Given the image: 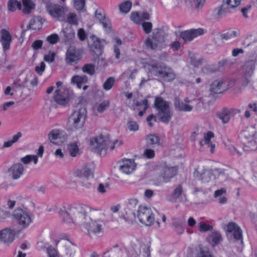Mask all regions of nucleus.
Masks as SVG:
<instances>
[{"instance_id": "49", "label": "nucleus", "mask_w": 257, "mask_h": 257, "mask_svg": "<svg viewBox=\"0 0 257 257\" xmlns=\"http://www.w3.org/2000/svg\"><path fill=\"white\" fill-rule=\"evenodd\" d=\"M93 177H87L85 176L82 179L80 180V183L81 185L86 188H90L92 186V182L91 179H93Z\"/></svg>"}, {"instance_id": "25", "label": "nucleus", "mask_w": 257, "mask_h": 257, "mask_svg": "<svg viewBox=\"0 0 257 257\" xmlns=\"http://www.w3.org/2000/svg\"><path fill=\"white\" fill-rule=\"evenodd\" d=\"M192 100L188 98H185L184 101H181L176 98L174 101V105L175 109L179 111H191L193 107L188 103L191 102Z\"/></svg>"}, {"instance_id": "24", "label": "nucleus", "mask_w": 257, "mask_h": 257, "mask_svg": "<svg viewBox=\"0 0 257 257\" xmlns=\"http://www.w3.org/2000/svg\"><path fill=\"white\" fill-rule=\"evenodd\" d=\"M24 172V168L23 165L20 163L13 164L8 170L9 175L15 180L20 178Z\"/></svg>"}, {"instance_id": "44", "label": "nucleus", "mask_w": 257, "mask_h": 257, "mask_svg": "<svg viewBox=\"0 0 257 257\" xmlns=\"http://www.w3.org/2000/svg\"><path fill=\"white\" fill-rule=\"evenodd\" d=\"M238 35L237 31L233 30H230L221 35V38L225 40H228L236 37Z\"/></svg>"}, {"instance_id": "34", "label": "nucleus", "mask_w": 257, "mask_h": 257, "mask_svg": "<svg viewBox=\"0 0 257 257\" xmlns=\"http://www.w3.org/2000/svg\"><path fill=\"white\" fill-rule=\"evenodd\" d=\"M122 218L128 224H133L136 222V218L134 210L130 208H126L122 214Z\"/></svg>"}, {"instance_id": "11", "label": "nucleus", "mask_w": 257, "mask_h": 257, "mask_svg": "<svg viewBox=\"0 0 257 257\" xmlns=\"http://www.w3.org/2000/svg\"><path fill=\"white\" fill-rule=\"evenodd\" d=\"M56 87L54 92L53 98L59 105H66L69 102V96L67 93V87L61 81L56 83Z\"/></svg>"}, {"instance_id": "63", "label": "nucleus", "mask_w": 257, "mask_h": 257, "mask_svg": "<svg viewBox=\"0 0 257 257\" xmlns=\"http://www.w3.org/2000/svg\"><path fill=\"white\" fill-rule=\"evenodd\" d=\"M77 36L81 41H84L86 38V33L83 29H79L77 32Z\"/></svg>"}, {"instance_id": "55", "label": "nucleus", "mask_w": 257, "mask_h": 257, "mask_svg": "<svg viewBox=\"0 0 257 257\" xmlns=\"http://www.w3.org/2000/svg\"><path fill=\"white\" fill-rule=\"evenodd\" d=\"M226 147L227 150L233 155L237 156H240L241 155V153L233 145L229 144L226 145Z\"/></svg>"}, {"instance_id": "16", "label": "nucleus", "mask_w": 257, "mask_h": 257, "mask_svg": "<svg viewBox=\"0 0 257 257\" xmlns=\"http://www.w3.org/2000/svg\"><path fill=\"white\" fill-rule=\"evenodd\" d=\"M81 58L80 51L74 46H70L67 50L65 60L67 64L73 65L79 61Z\"/></svg>"}, {"instance_id": "23", "label": "nucleus", "mask_w": 257, "mask_h": 257, "mask_svg": "<svg viewBox=\"0 0 257 257\" xmlns=\"http://www.w3.org/2000/svg\"><path fill=\"white\" fill-rule=\"evenodd\" d=\"M15 231L10 228H6L0 231V241L10 244L15 239Z\"/></svg>"}, {"instance_id": "45", "label": "nucleus", "mask_w": 257, "mask_h": 257, "mask_svg": "<svg viewBox=\"0 0 257 257\" xmlns=\"http://www.w3.org/2000/svg\"><path fill=\"white\" fill-rule=\"evenodd\" d=\"M113 51L115 54V57L116 59H118L120 56V46L121 45V41L120 39L115 38L114 39Z\"/></svg>"}, {"instance_id": "40", "label": "nucleus", "mask_w": 257, "mask_h": 257, "mask_svg": "<svg viewBox=\"0 0 257 257\" xmlns=\"http://www.w3.org/2000/svg\"><path fill=\"white\" fill-rule=\"evenodd\" d=\"M67 149L70 156L72 157H76L79 153V149L75 143H71L68 145Z\"/></svg>"}, {"instance_id": "59", "label": "nucleus", "mask_w": 257, "mask_h": 257, "mask_svg": "<svg viewBox=\"0 0 257 257\" xmlns=\"http://www.w3.org/2000/svg\"><path fill=\"white\" fill-rule=\"evenodd\" d=\"M139 201L138 199L135 198H131L128 200V204L126 208H130L133 209V208H135L138 206Z\"/></svg>"}, {"instance_id": "38", "label": "nucleus", "mask_w": 257, "mask_h": 257, "mask_svg": "<svg viewBox=\"0 0 257 257\" xmlns=\"http://www.w3.org/2000/svg\"><path fill=\"white\" fill-rule=\"evenodd\" d=\"M132 6V3L130 1H124L119 5V10L121 13L126 14L130 11Z\"/></svg>"}, {"instance_id": "36", "label": "nucleus", "mask_w": 257, "mask_h": 257, "mask_svg": "<svg viewBox=\"0 0 257 257\" xmlns=\"http://www.w3.org/2000/svg\"><path fill=\"white\" fill-rule=\"evenodd\" d=\"M87 81L88 78L85 75H75L71 79V83L76 85L79 89L81 88L82 84L86 83Z\"/></svg>"}, {"instance_id": "27", "label": "nucleus", "mask_w": 257, "mask_h": 257, "mask_svg": "<svg viewBox=\"0 0 257 257\" xmlns=\"http://www.w3.org/2000/svg\"><path fill=\"white\" fill-rule=\"evenodd\" d=\"M214 138V134L211 132H208L204 134L203 140L200 142L201 146L207 145L208 147L210 148V152L213 153L214 152L215 145L213 142Z\"/></svg>"}, {"instance_id": "3", "label": "nucleus", "mask_w": 257, "mask_h": 257, "mask_svg": "<svg viewBox=\"0 0 257 257\" xmlns=\"http://www.w3.org/2000/svg\"><path fill=\"white\" fill-rule=\"evenodd\" d=\"M87 111L85 108L80 107L74 111L67 122L68 129L71 131L80 130L83 126Z\"/></svg>"}, {"instance_id": "35", "label": "nucleus", "mask_w": 257, "mask_h": 257, "mask_svg": "<svg viewBox=\"0 0 257 257\" xmlns=\"http://www.w3.org/2000/svg\"><path fill=\"white\" fill-rule=\"evenodd\" d=\"M65 249V253L67 257H74L76 252V246L71 242L65 240L62 242Z\"/></svg>"}, {"instance_id": "39", "label": "nucleus", "mask_w": 257, "mask_h": 257, "mask_svg": "<svg viewBox=\"0 0 257 257\" xmlns=\"http://www.w3.org/2000/svg\"><path fill=\"white\" fill-rule=\"evenodd\" d=\"M241 69L243 73L246 74H252L254 69L253 63L252 61H247L244 63Z\"/></svg>"}, {"instance_id": "60", "label": "nucleus", "mask_w": 257, "mask_h": 257, "mask_svg": "<svg viewBox=\"0 0 257 257\" xmlns=\"http://www.w3.org/2000/svg\"><path fill=\"white\" fill-rule=\"evenodd\" d=\"M47 41L51 44H55L57 43L59 40V37L56 34H53L47 38Z\"/></svg>"}, {"instance_id": "31", "label": "nucleus", "mask_w": 257, "mask_h": 257, "mask_svg": "<svg viewBox=\"0 0 257 257\" xmlns=\"http://www.w3.org/2000/svg\"><path fill=\"white\" fill-rule=\"evenodd\" d=\"M150 15L147 12H133L131 14V20L136 24H140L145 20H149Z\"/></svg>"}, {"instance_id": "53", "label": "nucleus", "mask_w": 257, "mask_h": 257, "mask_svg": "<svg viewBox=\"0 0 257 257\" xmlns=\"http://www.w3.org/2000/svg\"><path fill=\"white\" fill-rule=\"evenodd\" d=\"M67 21L71 25H76L78 24L77 17L74 13H69L67 16Z\"/></svg>"}, {"instance_id": "21", "label": "nucleus", "mask_w": 257, "mask_h": 257, "mask_svg": "<svg viewBox=\"0 0 257 257\" xmlns=\"http://www.w3.org/2000/svg\"><path fill=\"white\" fill-rule=\"evenodd\" d=\"M177 171L176 167L164 166L160 170V176L164 182H167L176 174Z\"/></svg>"}, {"instance_id": "58", "label": "nucleus", "mask_w": 257, "mask_h": 257, "mask_svg": "<svg viewBox=\"0 0 257 257\" xmlns=\"http://www.w3.org/2000/svg\"><path fill=\"white\" fill-rule=\"evenodd\" d=\"M73 175L74 177L78 179L77 181L79 182L85 177L82 168L75 170L73 172Z\"/></svg>"}, {"instance_id": "48", "label": "nucleus", "mask_w": 257, "mask_h": 257, "mask_svg": "<svg viewBox=\"0 0 257 257\" xmlns=\"http://www.w3.org/2000/svg\"><path fill=\"white\" fill-rule=\"evenodd\" d=\"M147 144L151 145L158 144L159 143V138L155 135H149L146 139Z\"/></svg>"}, {"instance_id": "52", "label": "nucleus", "mask_w": 257, "mask_h": 257, "mask_svg": "<svg viewBox=\"0 0 257 257\" xmlns=\"http://www.w3.org/2000/svg\"><path fill=\"white\" fill-rule=\"evenodd\" d=\"M127 127L130 131L132 132H136L139 128L138 123L131 119L127 121Z\"/></svg>"}, {"instance_id": "54", "label": "nucleus", "mask_w": 257, "mask_h": 257, "mask_svg": "<svg viewBox=\"0 0 257 257\" xmlns=\"http://www.w3.org/2000/svg\"><path fill=\"white\" fill-rule=\"evenodd\" d=\"M47 252L48 257H62L58 251L52 246L48 247Z\"/></svg>"}, {"instance_id": "47", "label": "nucleus", "mask_w": 257, "mask_h": 257, "mask_svg": "<svg viewBox=\"0 0 257 257\" xmlns=\"http://www.w3.org/2000/svg\"><path fill=\"white\" fill-rule=\"evenodd\" d=\"M109 190V184L107 182L100 183L97 187V191L100 194H104Z\"/></svg>"}, {"instance_id": "43", "label": "nucleus", "mask_w": 257, "mask_h": 257, "mask_svg": "<svg viewBox=\"0 0 257 257\" xmlns=\"http://www.w3.org/2000/svg\"><path fill=\"white\" fill-rule=\"evenodd\" d=\"M109 105V101L104 100L99 103L96 104L94 106V110H96L99 113H101L103 112Z\"/></svg>"}, {"instance_id": "9", "label": "nucleus", "mask_w": 257, "mask_h": 257, "mask_svg": "<svg viewBox=\"0 0 257 257\" xmlns=\"http://www.w3.org/2000/svg\"><path fill=\"white\" fill-rule=\"evenodd\" d=\"M13 216L19 227L22 229L27 228L33 222V214L26 209L18 208L13 213Z\"/></svg>"}, {"instance_id": "4", "label": "nucleus", "mask_w": 257, "mask_h": 257, "mask_svg": "<svg viewBox=\"0 0 257 257\" xmlns=\"http://www.w3.org/2000/svg\"><path fill=\"white\" fill-rule=\"evenodd\" d=\"M242 136L244 139L243 150L245 152L257 150V125L246 128Z\"/></svg>"}, {"instance_id": "22", "label": "nucleus", "mask_w": 257, "mask_h": 257, "mask_svg": "<svg viewBox=\"0 0 257 257\" xmlns=\"http://www.w3.org/2000/svg\"><path fill=\"white\" fill-rule=\"evenodd\" d=\"M0 34V42L2 46L3 50L6 52L10 50L11 48L12 37L10 32L5 29L1 30Z\"/></svg>"}, {"instance_id": "62", "label": "nucleus", "mask_w": 257, "mask_h": 257, "mask_svg": "<svg viewBox=\"0 0 257 257\" xmlns=\"http://www.w3.org/2000/svg\"><path fill=\"white\" fill-rule=\"evenodd\" d=\"M144 31L147 34L150 33L152 29V24L150 22H144L142 24Z\"/></svg>"}, {"instance_id": "57", "label": "nucleus", "mask_w": 257, "mask_h": 257, "mask_svg": "<svg viewBox=\"0 0 257 257\" xmlns=\"http://www.w3.org/2000/svg\"><path fill=\"white\" fill-rule=\"evenodd\" d=\"M74 7L77 11H82L85 7V0H74Z\"/></svg>"}, {"instance_id": "28", "label": "nucleus", "mask_w": 257, "mask_h": 257, "mask_svg": "<svg viewBox=\"0 0 257 257\" xmlns=\"http://www.w3.org/2000/svg\"><path fill=\"white\" fill-rule=\"evenodd\" d=\"M223 240V238L220 232L214 230L211 232L207 238L208 243L214 247L220 244Z\"/></svg>"}, {"instance_id": "6", "label": "nucleus", "mask_w": 257, "mask_h": 257, "mask_svg": "<svg viewBox=\"0 0 257 257\" xmlns=\"http://www.w3.org/2000/svg\"><path fill=\"white\" fill-rule=\"evenodd\" d=\"M154 104L161 121L164 123H168L173 115L170 103L164 100L162 98L158 97L155 99Z\"/></svg>"}, {"instance_id": "30", "label": "nucleus", "mask_w": 257, "mask_h": 257, "mask_svg": "<svg viewBox=\"0 0 257 257\" xmlns=\"http://www.w3.org/2000/svg\"><path fill=\"white\" fill-rule=\"evenodd\" d=\"M35 6L32 0H22L20 10L25 14H29L35 9Z\"/></svg>"}, {"instance_id": "41", "label": "nucleus", "mask_w": 257, "mask_h": 257, "mask_svg": "<svg viewBox=\"0 0 257 257\" xmlns=\"http://www.w3.org/2000/svg\"><path fill=\"white\" fill-rule=\"evenodd\" d=\"M82 71L89 75H93L95 73V66L93 64H86L82 67Z\"/></svg>"}, {"instance_id": "1", "label": "nucleus", "mask_w": 257, "mask_h": 257, "mask_svg": "<svg viewBox=\"0 0 257 257\" xmlns=\"http://www.w3.org/2000/svg\"><path fill=\"white\" fill-rule=\"evenodd\" d=\"M89 210L88 206L81 204H74L67 208L59 206L56 208L63 222L68 225L84 224L88 218L87 213Z\"/></svg>"}, {"instance_id": "26", "label": "nucleus", "mask_w": 257, "mask_h": 257, "mask_svg": "<svg viewBox=\"0 0 257 257\" xmlns=\"http://www.w3.org/2000/svg\"><path fill=\"white\" fill-rule=\"evenodd\" d=\"M94 16L96 20L102 25L105 30L110 28V21L105 17L104 11L102 9H97L95 12Z\"/></svg>"}, {"instance_id": "19", "label": "nucleus", "mask_w": 257, "mask_h": 257, "mask_svg": "<svg viewBox=\"0 0 257 257\" xmlns=\"http://www.w3.org/2000/svg\"><path fill=\"white\" fill-rule=\"evenodd\" d=\"M204 33L205 31L203 29L198 28L182 32L180 36L184 41H191L194 38L201 36Z\"/></svg>"}, {"instance_id": "10", "label": "nucleus", "mask_w": 257, "mask_h": 257, "mask_svg": "<svg viewBox=\"0 0 257 257\" xmlns=\"http://www.w3.org/2000/svg\"><path fill=\"white\" fill-rule=\"evenodd\" d=\"M46 10L51 17L57 21L63 19L65 14L68 12V8L66 5L53 3L47 4Z\"/></svg>"}, {"instance_id": "64", "label": "nucleus", "mask_w": 257, "mask_h": 257, "mask_svg": "<svg viewBox=\"0 0 257 257\" xmlns=\"http://www.w3.org/2000/svg\"><path fill=\"white\" fill-rule=\"evenodd\" d=\"M247 106L254 113L257 114V101H252L248 103Z\"/></svg>"}, {"instance_id": "15", "label": "nucleus", "mask_w": 257, "mask_h": 257, "mask_svg": "<svg viewBox=\"0 0 257 257\" xmlns=\"http://www.w3.org/2000/svg\"><path fill=\"white\" fill-rule=\"evenodd\" d=\"M84 224L90 236H97L103 232V222L101 220H91L89 222Z\"/></svg>"}, {"instance_id": "18", "label": "nucleus", "mask_w": 257, "mask_h": 257, "mask_svg": "<svg viewBox=\"0 0 257 257\" xmlns=\"http://www.w3.org/2000/svg\"><path fill=\"white\" fill-rule=\"evenodd\" d=\"M48 138L52 143L58 145L63 143L66 140L67 135L63 131L54 129L49 133Z\"/></svg>"}, {"instance_id": "29", "label": "nucleus", "mask_w": 257, "mask_h": 257, "mask_svg": "<svg viewBox=\"0 0 257 257\" xmlns=\"http://www.w3.org/2000/svg\"><path fill=\"white\" fill-rule=\"evenodd\" d=\"M44 153V148L43 146L39 147L37 155H27L21 159V161L24 164H28L33 161L35 164L38 163V157L42 158Z\"/></svg>"}, {"instance_id": "50", "label": "nucleus", "mask_w": 257, "mask_h": 257, "mask_svg": "<svg viewBox=\"0 0 257 257\" xmlns=\"http://www.w3.org/2000/svg\"><path fill=\"white\" fill-rule=\"evenodd\" d=\"M136 105L137 107L141 106L142 107L143 110H141L139 112V115L140 116H142L143 115L145 111L148 107V100L147 99H144L142 102L136 103Z\"/></svg>"}, {"instance_id": "20", "label": "nucleus", "mask_w": 257, "mask_h": 257, "mask_svg": "<svg viewBox=\"0 0 257 257\" xmlns=\"http://www.w3.org/2000/svg\"><path fill=\"white\" fill-rule=\"evenodd\" d=\"M91 42L93 43L91 44V48L97 55H100L102 53V48L106 44L104 40H99L94 35H92L89 37L88 44Z\"/></svg>"}, {"instance_id": "17", "label": "nucleus", "mask_w": 257, "mask_h": 257, "mask_svg": "<svg viewBox=\"0 0 257 257\" xmlns=\"http://www.w3.org/2000/svg\"><path fill=\"white\" fill-rule=\"evenodd\" d=\"M230 87L229 82L227 79H220L213 82L210 85V91L214 93L223 92Z\"/></svg>"}, {"instance_id": "2", "label": "nucleus", "mask_w": 257, "mask_h": 257, "mask_svg": "<svg viewBox=\"0 0 257 257\" xmlns=\"http://www.w3.org/2000/svg\"><path fill=\"white\" fill-rule=\"evenodd\" d=\"M121 141L116 140L111 142L109 136L99 135L91 138L89 140V148L94 152L104 155L108 149L112 150L115 147L122 145Z\"/></svg>"}, {"instance_id": "7", "label": "nucleus", "mask_w": 257, "mask_h": 257, "mask_svg": "<svg viewBox=\"0 0 257 257\" xmlns=\"http://www.w3.org/2000/svg\"><path fill=\"white\" fill-rule=\"evenodd\" d=\"M194 175L203 183H208L214 178H217L219 180V183H221L223 179L226 178V176L220 169H214L212 172L207 169L197 170L194 173Z\"/></svg>"}, {"instance_id": "61", "label": "nucleus", "mask_w": 257, "mask_h": 257, "mask_svg": "<svg viewBox=\"0 0 257 257\" xmlns=\"http://www.w3.org/2000/svg\"><path fill=\"white\" fill-rule=\"evenodd\" d=\"M45 64L44 62H42L38 65L35 67V71L38 74L41 75L45 71Z\"/></svg>"}, {"instance_id": "32", "label": "nucleus", "mask_w": 257, "mask_h": 257, "mask_svg": "<svg viewBox=\"0 0 257 257\" xmlns=\"http://www.w3.org/2000/svg\"><path fill=\"white\" fill-rule=\"evenodd\" d=\"M233 112L234 110L232 109H224L217 113V116L222 121V123H226L233 116Z\"/></svg>"}, {"instance_id": "5", "label": "nucleus", "mask_w": 257, "mask_h": 257, "mask_svg": "<svg viewBox=\"0 0 257 257\" xmlns=\"http://www.w3.org/2000/svg\"><path fill=\"white\" fill-rule=\"evenodd\" d=\"M150 73L158 78L166 81H171L176 78V74L172 69L164 65L157 64L149 65Z\"/></svg>"}, {"instance_id": "42", "label": "nucleus", "mask_w": 257, "mask_h": 257, "mask_svg": "<svg viewBox=\"0 0 257 257\" xmlns=\"http://www.w3.org/2000/svg\"><path fill=\"white\" fill-rule=\"evenodd\" d=\"M21 2L17 0H9L8 3V9L9 11L14 12L16 10H20Z\"/></svg>"}, {"instance_id": "13", "label": "nucleus", "mask_w": 257, "mask_h": 257, "mask_svg": "<svg viewBox=\"0 0 257 257\" xmlns=\"http://www.w3.org/2000/svg\"><path fill=\"white\" fill-rule=\"evenodd\" d=\"M117 165L119 171L125 175L133 173L137 167V164L132 159H123L118 162Z\"/></svg>"}, {"instance_id": "51", "label": "nucleus", "mask_w": 257, "mask_h": 257, "mask_svg": "<svg viewBox=\"0 0 257 257\" xmlns=\"http://www.w3.org/2000/svg\"><path fill=\"white\" fill-rule=\"evenodd\" d=\"M212 225L203 222H201L198 224V230L201 232L212 230Z\"/></svg>"}, {"instance_id": "37", "label": "nucleus", "mask_w": 257, "mask_h": 257, "mask_svg": "<svg viewBox=\"0 0 257 257\" xmlns=\"http://www.w3.org/2000/svg\"><path fill=\"white\" fill-rule=\"evenodd\" d=\"M82 169L85 176L93 177L94 165L93 163L86 164L82 167Z\"/></svg>"}, {"instance_id": "56", "label": "nucleus", "mask_w": 257, "mask_h": 257, "mask_svg": "<svg viewBox=\"0 0 257 257\" xmlns=\"http://www.w3.org/2000/svg\"><path fill=\"white\" fill-rule=\"evenodd\" d=\"M56 54L54 52L50 51L48 54L44 56V60L48 63H52L54 61Z\"/></svg>"}, {"instance_id": "33", "label": "nucleus", "mask_w": 257, "mask_h": 257, "mask_svg": "<svg viewBox=\"0 0 257 257\" xmlns=\"http://www.w3.org/2000/svg\"><path fill=\"white\" fill-rule=\"evenodd\" d=\"M241 0H224V4L222 7L219 10L218 14L222 15L224 13L223 7L226 6L228 9H234L239 6Z\"/></svg>"}, {"instance_id": "46", "label": "nucleus", "mask_w": 257, "mask_h": 257, "mask_svg": "<svg viewBox=\"0 0 257 257\" xmlns=\"http://www.w3.org/2000/svg\"><path fill=\"white\" fill-rule=\"evenodd\" d=\"M114 82L115 79L113 77H110L107 78L103 83V89L105 91H108L110 90L114 85Z\"/></svg>"}, {"instance_id": "8", "label": "nucleus", "mask_w": 257, "mask_h": 257, "mask_svg": "<svg viewBox=\"0 0 257 257\" xmlns=\"http://www.w3.org/2000/svg\"><path fill=\"white\" fill-rule=\"evenodd\" d=\"M165 33L160 29H156L153 31L152 37H149L145 41V45L148 49L155 50L165 47Z\"/></svg>"}, {"instance_id": "14", "label": "nucleus", "mask_w": 257, "mask_h": 257, "mask_svg": "<svg viewBox=\"0 0 257 257\" xmlns=\"http://www.w3.org/2000/svg\"><path fill=\"white\" fill-rule=\"evenodd\" d=\"M225 231L228 236H232L236 240L242 242V232L238 225L234 222H230L226 224Z\"/></svg>"}, {"instance_id": "12", "label": "nucleus", "mask_w": 257, "mask_h": 257, "mask_svg": "<svg viewBox=\"0 0 257 257\" xmlns=\"http://www.w3.org/2000/svg\"><path fill=\"white\" fill-rule=\"evenodd\" d=\"M137 217L141 223L146 226H151L155 222L154 211L145 206H140Z\"/></svg>"}]
</instances>
